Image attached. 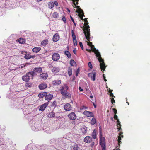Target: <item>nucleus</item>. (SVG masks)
Wrapping results in <instances>:
<instances>
[{"label":"nucleus","instance_id":"45","mask_svg":"<svg viewBox=\"0 0 150 150\" xmlns=\"http://www.w3.org/2000/svg\"><path fill=\"white\" fill-rule=\"evenodd\" d=\"M88 65L91 69L92 68V66L91 62H88Z\"/></svg>","mask_w":150,"mask_h":150},{"label":"nucleus","instance_id":"35","mask_svg":"<svg viewBox=\"0 0 150 150\" xmlns=\"http://www.w3.org/2000/svg\"><path fill=\"white\" fill-rule=\"evenodd\" d=\"M49 6L50 8H52L54 6V3L52 2H51L50 3L49 5Z\"/></svg>","mask_w":150,"mask_h":150},{"label":"nucleus","instance_id":"33","mask_svg":"<svg viewBox=\"0 0 150 150\" xmlns=\"http://www.w3.org/2000/svg\"><path fill=\"white\" fill-rule=\"evenodd\" d=\"M70 64L71 66H74L76 65V63L73 59H71L70 61Z\"/></svg>","mask_w":150,"mask_h":150},{"label":"nucleus","instance_id":"3","mask_svg":"<svg viewBox=\"0 0 150 150\" xmlns=\"http://www.w3.org/2000/svg\"><path fill=\"white\" fill-rule=\"evenodd\" d=\"M83 27L84 28L83 30L84 32V33L85 35L86 38L88 41L90 40V31L89 26L88 25V22H85Z\"/></svg>","mask_w":150,"mask_h":150},{"label":"nucleus","instance_id":"11","mask_svg":"<svg viewBox=\"0 0 150 150\" xmlns=\"http://www.w3.org/2000/svg\"><path fill=\"white\" fill-rule=\"evenodd\" d=\"M60 58L59 55L57 53H54L52 56V59L54 61H57Z\"/></svg>","mask_w":150,"mask_h":150},{"label":"nucleus","instance_id":"6","mask_svg":"<svg viewBox=\"0 0 150 150\" xmlns=\"http://www.w3.org/2000/svg\"><path fill=\"white\" fill-rule=\"evenodd\" d=\"M75 6L77 9L76 11V12L78 13V16L82 20H83V16H84V15L83 10L80 8L79 6L77 5Z\"/></svg>","mask_w":150,"mask_h":150},{"label":"nucleus","instance_id":"23","mask_svg":"<svg viewBox=\"0 0 150 150\" xmlns=\"http://www.w3.org/2000/svg\"><path fill=\"white\" fill-rule=\"evenodd\" d=\"M48 116L49 117L52 118L55 117V115L54 112H52L49 113L48 115Z\"/></svg>","mask_w":150,"mask_h":150},{"label":"nucleus","instance_id":"64","mask_svg":"<svg viewBox=\"0 0 150 150\" xmlns=\"http://www.w3.org/2000/svg\"><path fill=\"white\" fill-rule=\"evenodd\" d=\"M93 105L94 106V107L95 108H96V105H95V104H94V103H93Z\"/></svg>","mask_w":150,"mask_h":150},{"label":"nucleus","instance_id":"17","mask_svg":"<svg viewBox=\"0 0 150 150\" xmlns=\"http://www.w3.org/2000/svg\"><path fill=\"white\" fill-rule=\"evenodd\" d=\"M59 36L58 33L55 34L53 37L52 40L54 42H57L59 39Z\"/></svg>","mask_w":150,"mask_h":150},{"label":"nucleus","instance_id":"55","mask_svg":"<svg viewBox=\"0 0 150 150\" xmlns=\"http://www.w3.org/2000/svg\"><path fill=\"white\" fill-rule=\"evenodd\" d=\"M113 91V90H111V89H110L109 91L108 92H109V93L110 94L111 93H112V92Z\"/></svg>","mask_w":150,"mask_h":150},{"label":"nucleus","instance_id":"56","mask_svg":"<svg viewBox=\"0 0 150 150\" xmlns=\"http://www.w3.org/2000/svg\"><path fill=\"white\" fill-rule=\"evenodd\" d=\"M79 90L80 91H83V89H81V87H79Z\"/></svg>","mask_w":150,"mask_h":150},{"label":"nucleus","instance_id":"60","mask_svg":"<svg viewBox=\"0 0 150 150\" xmlns=\"http://www.w3.org/2000/svg\"><path fill=\"white\" fill-rule=\"evenodd\" d=\"M110 119L111 120H112V121L113 120V118L112 117H111L110 118Z\"/></svg>","mask_w":150,"mask_h":150},{"label":"nucleus","instance_id":"40","mask_svg":"<svg viewBox=\"0 0 150 150\" xmlns=\"http://www.w3.org/2000/svg\"><path fill=\"white\" fill-rule=\"evenodd\" d=\"M81 130L82 133L83 134H85L87 132L86 127V129L84 128L83 129H82Z\"/></svg>","mask_w":150,"mask_h":150},{"label":"nucleus","instance_id":"49","mask_svg":"<svg viewBox=\"0 0 150 150\" xmlns=\"http://www.w3.org/2000/svg\"><path fill=\"white\" fill-rule=\"evenodd\" d=\"M54 5L55 4L56 6H57L58 5V3L56 1H54Z\"/></svg>","mask_w":150,"mask_h":150},{"label":"nucleus","instance_id":"26","mask_svg":"<svg viewBox=\"0 0 150 150\" xmlns=\"http://www.w3.org/2000/svg\"><path fill=\"white\" fill-rule=\"evenodd\" d=\"M72 69L71 67H68V73L69 76H71L72 75Z\"/></svg>","mask_w":150,"mask_h":150},{"label":"nucleus","instance_id":"22","mask_svg":"<svg viewBox=\"0 0 150 150\" xmlns=\"http://www.w3.org/2000/svg\"><path fill=\"white\" fill-rule=\"evenodd\" d=\"M48 75L47 73H42L40 76L41 78L43 79H46L48 77Z\"/></svg>","mask_w":150,"mask_h":150},{"label":"nucleus","instance_id":"44","mask_svg":"<svg viewBox=\"0 0 150 150\" xmlns=\"http://www.w3.org/2000/svg\"><path fill=\"white\" fill-rule=\"evenodd\" d=\"M111 102L112 104L115 102V100L114 99V97H111Z\"/></svg>","mask_w":150,"mask_h":150},{"label":"nucleus","instance_id":"48","mask_svg":"<svg viewBox=\"0 0 150 150\" xmlns=\"http://www.w3.org/2000/svg\"><path fill=\"white\" fill-rule=\"evenodd\" d=\"M113 112L115 114V115L117 113V110L115 108H113Z\"/></svg>","mask_w":150,"mask_h":150},{"label":"nucleus","instance_id":"36","mask_svg":"<svg viewBox=\"0 0 150 150\" xmlns=\"http://www.w3.org/2000/svg\"><path fill=\"white\" fill-rule=\"evenodd\" d=\"M96 72H94L93 75V76H91V79L95 81L96 79Z\"/></svg>","mask_w":150,"mask_h":150},{"label":"nucleus","instance_id":"54","mask_svg":"<svg viewBox=\"0 0 150 150\" xmlns=\"http://www.w3.org/2000/svg\"><path fill=\"white\" fill-rule=\"evenodd\" d=\"M25 66L23 64L21 65L20 66H19V68H23V67H25Z\"/></svg>","mask_w":150,"mask_h":150},{"label":"nucleus","instance_id":"62","mask_svg":"<svg viewBox=\"0 0 150 150\" xmlns=\"http://www.w3.org/2000/svg\"><path fill=\"white\" fill-rule=\"evenodd\" d=\"M67 10L69 12H70V10L69 9L67 8Z\"/></svg>","mask_w":150,"mask_h":150},{"label":"nucleus","instance_id":"50","mask_svg":"<svg viewBox=\"0 0 150 150\" xmlns=\"http://www.w3.org/2000/svg\"><path fill=\"white\" fill-rule=\"evenodd\" d=\"M103 79H104V81H105V82L107 80L105 79V76L104 74L103 75Z\"/></svg>","mask_w":150,"mask_h":150},{"label":"nucleus","instance_id":"57","mask_svg":"<svg viewBox=\"0 0 150 150\" xmlns=\"http://www.w3.org/2000/svg\"><path fill=\"white\" fill-rule=\"evenodd\" d=\"M83 20H84L85 22H88V21L87 20V19L86 18H85L84 19L83 18Z\"/></svg>","mask_w":150,"mask_h":150},{"label":"nucleus","instance_id":"27","mask_svg":"<svg viewBox=\"0 0 150 150\" xmlns=\"http://www.w3.org/2000/svg\"><path fill=\"white\" fill-rule=\"evenodd\" d=\"M72 150H78L79 147L77 144H75L71 147Z\"/></svg>","mask_w":150,"mask_h":150},{"label":"nucleus","instance_id":"53","mask_svg":"<svg viewBox=\"0 0 150 150\" xmlns=\"http://www.w3.org/2000/svg\"><path fill=\"white\" fill-rule=\"evenodd\" d=\"M79 1V0H73L72 2L73 4H75V2H76V1L78 2Z\"/></svg>","mask_w":150,"mask_h":150},{"label":"nucleus","instance_id":"46","mask_svg":"<svg viewBox=\"0 0 150 150\" xmlns=\"http://www.w3.org/2000/svg\"><path fill=\"white\" fill-rule=\"evenodd\" d=\"M44 96V93H40L38 95V96L40 98H42Z\"/></svg>","mask_w":150,"mask_h":150},{"label":"nucleus","instance_id":"29","mask_svg":"<svg viewBox=\"0 0 150 150\" xmlns=\"http://www.w3.org/2000/svg\"><path fill=\"white\" fill-rule=\"evenodd\" d=\"M35 72H38V73H41L42 71V69L40 67L36 68L33 70Z\"/></svg>","mask_w":150,"mask_h":150},{"label":"nucleus","instance_id":"18","mask_svg":"<svg viewBox=\"0 0 150 150\" xmlns=\"http://www.w3.org/2000/svg\"><path fill=\"white\" fill-rule=\"evenodd\" d=\"M92 140V138L91 137L86 136L84 139V141L87 143H90Z\"/></svg>","mask_w":150,"mask_h":150},{"label":"nucleus","instance_id":"5","mask_svg":"<svg viewBox=\"0 0 150 150\" xmlns=\"http://www.w3.org/2000/svg\"><path fill=\"white\" fill-rule=\"evenodd\" d=\"M100 136L99 143L102 148V150H106L105 142L104 137H102L101 132H100Z\"/></svg>","mask_w":150,"mask_h":150},{"label":"nucleus","instance_id":"8","mask_svg":"<svg viewBox=\"0 0 150 150\" xmlns=\"http://www.w3.org/2000/svg\"><path fill=\"white\" fill-rule=\"evenodd\" d=\"M68 117L71 120H74L76 118V115L74 112H71L68 114Z\"/></svg>","mask_w":150,"mask_h":150},{"label":"nucleus","instance_id":"63","mask_svg":"<svg viewBox=\"0 0 150 150\" xmlns=\"http://www.w3.org/2000/svg\"><path fill=\"white\" fill-rule=\"evenodd\" d=\"M73 52H74V53L75 54V52H76V51H75V50H73Z\"/></svg>","mask_w":150,"mask_h":150},{"label":"nucleus","instance_id":"43","mask_svg":"<svg viewBox=\"0 0 150 150\" xmlns=\"http://www.w3.org/2000/svg\"><path fill=\"white\" fill-rule=\"evenodd\" d=\"M80 71V69L79 68H78L76 71V75L77 76L79 72Z\"/></svg>","mask_w":150,"mask_h":150},{"label":"nucleus","instance_id":"19","mask_svg":"<svg viewBox=\"0 0 150 150\" xmlns=\"http://www.w3.org/2000/svg\"><path fill=\"white\" fill-rule=\"evenodd\" d=\"M26 54L25 55L24 58L27 59H29L31 58H35V55L31 56L30 54H28L27 52H25Z\"/></svg>","mask_w":150,"mask_h":150},{"label":"nucleus","instance_id":"58","mask_svg":"<svg viewBox=\"0 0 150 150\" xmlns=\"http://www.w3.org/2000/svg\"><path fill=\"white\" fill-rule=\"evenodd\" d=\"M76 3H75V4H73L75 6H76V5H78V2H77V1H76Z\"/></svg>","mask_w":150,"mask_h":150},{"label":"nucleus","instance_id":"31","mask_svg":"<svg viewBox=\"0 0 150 150\" xmlns=\"http://www.w3.org/2000/svg\"><path fill=\"white\" fill-rule=\"evenodd\" d=\"M59 70V69L58 68L54 67L52 69V72L56 73L58 72Z\"/></svg>","mask_w":150,"mask_h":150},{"label":"nucleus","instance_id":"42","mask_svg":"<svg viewBox=\"0 0 150 150\" xmlns=\"http://www.w3.org/2000/svg\"><path fill=\"white\" fill-rule=\"evenodd\" d=\"M70 18H71V19L72 21L73 22V23H74V25L75 26H76V24L75 23V21H74V20L73 18V17L71 16H70Z\"/></svg>","mask_w":150,"mask_h":150},{"label":"nucleus","instance_id":"9","mask_svg":"<svg viewBox=\"0 0 150 150\" xmlns=\"http://www.w3.org/2000/svg\"><path fill=\"white\" fill-rule=\"evenodd\" d=\"M44 96H45V100H51L53 97L52 95L47 93H44Z\"/></svg>","mask_w":150,"mask_h":150},{"label":"nucleus","instance_id":"37","mask_svg":"<svg viewBox=\"0 0 150 150\" xmlns=\"http://www.w3.org/2000/svg\"><path fill=\"white\" fill-rule=\"evenodd\" d=\"M89 41H88V42H87V44L89 46H90L91 47L92 49L94 47V45H93L92 44V42H90Z\"/></svg>","mask_w":150,"mask_h":150},{"label":"nucleus","instance_id":"13","mask_svg":"<svg viewBox=\"0 0 150 150\" xmlns=\"http://www.w3.org/2000/svg\"><path fill=\"white\" fill-rule=\"evenodd\" d=\"M64 108L66 111H69L72 109L71 105L69 103H66L64 106Z\"/></svg>","mask_w":150,"mask_h":150},{"label":"nucleus","instance_id":"61","mask_svg":"<svg viewBox=\"0 0 150 150\" xmlns=\"http://www.w3.org/2000/svg\"><path fill=\"white\" fill-rule=\"evenodd\" d=\"M127 99L126 100V101H127L126 103H127L128 105H129V103L127 101Z\"/></svg>","mask_w":150,"mask_h":150},{"label":"nucleus","instance_id":"16","mask_svg":"<svg viewBox=\"0 0 150 150\" xmlns=\"http://www.w3.org/2000/svg\"><path fill=\"white\" fill-rule=\"evenodd\" d=\"M39 88L40 90H43L47 87V85L45 83H43L39 85Z\"/></svg>","mask_w":150,"mask_h":150},{"label":"nucleus","instance_id":"4","mask_svg":"<svg viewBox=\"0 0 150 150\" xmlns=\"http://www.w3.org/2000/svg\"><path fill=\"white\" fill-rule=\"evenodd\" d=\"M35 74V73L34 71L29 72L22 77V80L25 82H28L30 80L31 77H32V79Z\"/></svg>","mask_w":150,"mask_h":150},{"label":"nucleus","instance_id":"28","mask_svg":"<svg viewBox=\"0 0 150 150\" xmlns=\"http://www.w3.org/2000/svg\"><path fill=\"white\" fill-rule=\"evenodd\" d=\"M48 40L47 39L43 40L41 43V45L45 46L48 44Z\"/></svg>","mask_w":150,"mask_h":150},{"label":"nucleus","instance_id":"24","mask_svg":"<svg viewBox=\"0 0 150 150\" xmlns=\"http://www.w3.org/2000/svg\"><path fill=\"white\" fill-rule=\"evenodd\" d=\"M65 54L67 56V57L69 58H71V55L69 52L68 51H64Z\"/></svg>","mask_w":150,"mask_h":150},{"label":"nucleus","instance_id":"52","mask_svg":"<svg viewBox=\"0 0 150 150\" xmlns=\"http://www.w3.org/2000/svg\"><path fill=\"white\" fill-rule=\"evenodd\" d=\"M86 50L88 52H89L90 53H91V51H92V50L91 49H86Z\"/></svg>","mask_w":150,"mask_h":150},{"label":"nucleus","instance_id":"15","mask_svg":"<svg viewBox=\"0 0 150 150\" xmlns=\"http://www.w3.org/2000/svg\"><path fill=\"white\" fill-rule=\"evenodd\" d=\"M72 35L73 38V41L74 45H76L77 44V42L76 40V37L75 35L74 31L73 30L71 31Z\"/></svg>","mask_w":150,"mask_h":150},{"label":"nucleus","instance_id":"59","mask_svg":"<svg viewBox=\"0 0 150 150\" xmlns=\"http://www.w3.org/2000/svg\"><path fill=\"white\" fill-rule=\"evenodd\" d=\"M90 97L91 98H93V96L92 95H90Z\"/></svg>","mask_w":150,"mask_h":150},{"label":"nucleus","instance_id":"14","mask_svg":"<svg viewBox=\"0 0 150 150\" xmlns=\"http://www.w3.org/2000/svg\"><path fill=\"white\" fill-rule=\"evenodd\" d=\"M49 104V102L45 103L42 105L39 109V110L42 111H44Z\"/></svg>","mask_w":150,"mask_h":150},{"label":"nucleus","instance_id":"10","mask_svg":"<svg viewBox=\"0 0 150 150\" xmlns=\"http://www.w3.org/2000/svg\"><path fill=\"white\" fill-rule=\"evenodd\" d=\"M117 118H118V117L116 115V114L115 115L114 117V119L117 120V125L118 127L117 129H118V131H120V130H121V125L120 124V122L119 120Z\"/></svg>","mask_w":150,"mask_h":150},{"label":"nucleus","instance_id":"30","mask_svg":"<svg viewBox=\"0 0 150 150\" xmlns=\"http://www.w3.org/2000/svg\"><path fill=\"white\" fill-rule=\"evenodd\" d=\"M96 130L94 129L92 134V136L93 138L95 139L96 138Z\"/></svg>","mask_w":150,"mask_h":150},{"label":"nucleus","instance_id":"38","mask_svg":"<svg viewBox=\"0 0 150 150\" xmlns=\"http://www.w3.org/2000/svg\"><path fill=\"white\" fill-rule=\"evenodd\" d=\"M32 84L31 83H27L25 84V86L26 87H30L31 86Z\"/></svg>","mask_w":150,"mask_h":150},{"label":"nucleus","instance_id":"34","mask_svg":"<svg viewBox=\"0 0 150 150\" xmlns=\"http://www.w3.org/2000/svg\"><path fill=\"white\" fill-rule=\"evenodd\" d=\"M96 122V121L95 118H93L91 122V124L92 125H94Z\"/></svg>","mask_w":150,"mask_h":150},{"label":"nucleus","instance_id":"51","mask_svg":"<svg viewBox=\"0 0 150 150\" xmlns=\"http://www.w3.org/2000/svg\"><path fill=\"white\" fill-rule=\"evenodd\" d=\"M110 96L111 97H114L115 98V96H114L113 94L112 93H111L110 94Z\"/></svg>","mask_w":150,"mask_h":150},{"label":"nucleus","instance_id":"2","mask_svg":"<svg viewBox=\"0 0 150 150\" xmlns=\"http://www.w3.org/2000/svg\"><path fill=\"white\" fill-rule=\"evenodd\" d=\"M68 88V86L67 84L64 85L61 87L60 93L63 97L66 98L70 99L71 98V94L67 91Z\"/></svg>","mask_w":150,"mask_h":150},{"label":"nucleus","instance_id":"41","mask_svg":"<svg viewBox=\"0 0 150 150\" xmlns=\"http://www.w3.org/2000/svg\"><path fill=\"white\" fill-rule=\"evenodd\" d=\"M51 106L54 107H56V102L55 101L53 102Z\"/></svg>","mask_w":150,"mask_h":150},{"label":"nucleus","instance_id":"39","mask_svg":"<svg viewBox=\"0 0 150 150\" xmlns=\"http://www.w3.org/2000/svg\"><path fill=\"white\" fill-rule=\"evenodd\" d=\"M62 20L63 21V22L65 23H66V18L65 17V16L64 15H62Z\"/></svg>","mask_w":150,"mask_h":150},{"label":"nucleus","instance_id":"47","mask_svg":"<svg viewBox=\"0 0 150 150\" xmlns=\"http://www.w3.org/2000/svg\"><path fill=\"white\" fill-rule=\"evenodd\" d=\"M79 45L80 46V47H81V48L82 50H83V46L82 43L81 42H80L79 43Z\"/></svg>","mask_w":150,"mask_h":150},{"label":"nucleus","instance_id":"25","mask_svg":"<svg viewBox=\"0 0 150 150\" xmlns=\"http://www.w3.org/2000/svg\"><path fill=\"white\" fill-rule=\"evenodd\" d=\"M18 41L19 43L24 44L25 42V40L23 38H20L18 40Z\"/></svg>","mask_w":150,"mask_h":150},{"label":"nucleus","instance_id":"20","mask_svg":"<svg viewBox=\"0 0 150 150\" xmlns=\"http://www.w3.org/2000/svg\"><path fill=\"white\" fill-rule=\"evenodd\" d=\"M61 83V81L60 80H54L52 81V83L54 85H58L60 84Z\"/></svg>","mask_w":150,"mask_h":150},{"label":"nucleus","instance_id":"21","mask_svg":"<svg viewBox=\"0 0 150 150\" xmlns=\"http://www.w3.org/2000/svg\"><path fill=\"white\" fill-rule=\"evenodd\" d=\"M41 50V48L40 47H35L32 49V51L33 52L38 53Z\"/></svg>","mask_w":150,"mask_h":150},{"label":"nucleus","instance_id":"7","mask_svg":"<svg viewBox=\"0 0 150 150\" xmlns=\"http://www.w3.org/2000/svg\"><path fill=\"white\" fill-rule=\"evenodd\" d=\"M122 134L123 132H120L119 134V136L118 137V139H117V140L118 142V145L119 146H117L116 148L118 149L119 148H117V147H119L120 146V144L121 143V138L123 137V136L122 135Z\"/></svg>","mask_w":150,"mask_h":150},{"label":"nucleus","instance_id":"32","mask_svg":"<svg viewBox=\"0 0 150 150\" xmlns=\"http://www.w3.org/2000/svg\"><path fill=\"white\" fill-rule=\"evenodd\" d=\"M53 17L55 18H57L59 17V15L57 13V12H54L52 15Z\"/></svg>","mask_w":150,"mask_h":150},{"label":"nucleus","instance_id":"1","mask_svg":"<svg viewBox=\"0 0 150 150\" xmlns=\"http://www.w3.org/2000/svg\"><path fill=\"white\" fill-rule=\"evenodd\" d=\"M93 48V49L92 50V51L95 53L97 57L98 58V59L100 62V67L101 70L103 72V71L105 70L106 67L104 62V60L103 59H102L101 55L98 50H97L94 47Z\"/></svg>","mask_w":150,"mask_h":150},{"label":"nucleus","instance_id":"12","mask_svg":"<svg viewBox=\"0 0 150 150\" xmlns=\"http://www.w3.org/2000/svg\"><path fill=\"white\" fill-rule=\"evenodd\" d=\"M83 114L89 117H94V115L93 113L91 112L85 110L83 112Z\"/></svg>","mask_w":150,"mask_h":150}]
</instances>
